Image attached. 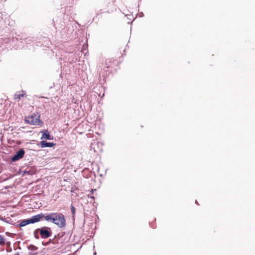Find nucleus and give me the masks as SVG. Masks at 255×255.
<instances>
[{
	"mask_svg": "<svg viewBox=\"0 0 255 255\" xmlns=\"http://www.w3.org/2000/svg\"><path fill=\"white\" fill-rule=\"evenodd\" d=\"M41 220L44 219L48 222H51L59 228L66 226V220L64 215L59 212H51L46 214L40 213Z\"/></svg>",
	"mask_w": 255,
	"mask_h": 255,
	"instance_id": "obj_1",
	"label": "nucleus"
},
{
	"mask_svg": "<svg viewBox=\"0 0 255 255\" xmlns=\"http://www.w3.org/2000/svg\"><path fill=\"white\" fill-rule=\"evenodd\" d=\"M40 213L31 217L26 219L20 220V223L17 225L18 227H24L30 224H34L41 221Z\"/></svg>",
	"mask_w": 255,
	"mask_h": 255,
	"instance_id": "obj_2",
	"label": "nucleus"
},
{
	"mask_svg": "<svg viewBox=\"0 0 255 255\" xmlns=\"http://www.w3.org/2000/svg\"><path fill=\"white\" fill-rule=\"evenodd\" d=\"M37 230L39 231V233L41 238L47 239L51 236L52 232L51 228L48 227H42L37 228Z\"/></svg>",
	"mask_w": 255,
	"mask_h": 255,
	"instance_id": "obj_3",
	"label": "nucleus"
},
{
	"mask_svg": "<svg viewBox=\"0 0 255 255\" xmlns=\"http://www.w3.org/2000/svg\"><path fill=\"white\" fill-rule=\"evenodd\" d=\"M25 153V151L23 148H20L19 150L15 152V154H14L11 158L10 161L12 162H14L17 161H18L21 159H22L24 156Z\"/></svg>",
	"mask_w": 255,
	"mask_h": 255,
	"instance_id": "obj_4",
	"label": "nucleus"
},
{
	"mask_svg": "<svg viewBox=\"0 0 255 255\" xmlns=\"http://www.w3.org/2000/svg\"><path fill=\"white\" fill-rule=\"evenodd\" d=\"M25 121L32 125L39 126L43 124V122L39 119V116L37 117L33 116H29L25 118Z\"/></svg>",
	"mask_w": 255,
	"mask_h": 255,
	"instance_id": "obj_5",
	"label": "nucleus"
},
{
	"mask_svg": "<svg viewBox=\"0 0 255 255\" xmlns=\"http://www.w3.org/2000/svg\"><path fill=\"white\" fill-rule=\"evenodd\" d=\"M65 235V232H61L55 235V237L56 240H57L56 242L58 244H63L66 239Z\"/></svg>",
	"mask_w": 255,
	"mask_h": 255,
	"instance_id": "obj_6",
	"label": "nucleus"
},
{
	"mask_svg": "<svg viewBox=\"0 0 255 255\" xmlns=\"http://www.w3.org/2000/svg\"><path fill=\"white\" fill-rule=\"evenodd\" d=\"M42 133L41 139H44L45 140H52L53 137L50 135L49 132L47 130L43 129L40 131Z\"/></svg>",
	"mask_w": 255,
	"mask_h": 255,
	"instance_id": "obj_7",
	"label": "nucleus"
},
{
	"mask_svg": "<svg viewBox=\"0 0 255 255\" xmlns=\"http://www.w3.org/2000/svg\"><path fill=\"white\" fill-rule=\"evenodd\" d=\"M55 145H56L55 143L47 142L45 140H42L38 144V145L42 148L52 147Z\"/></svg>",
	"mask_w": 255,
	"mask_h": 255,
	"instance_id": "obj_8",
	"label": "nucleus"
},
{
	"mask_svg": "<svg viewBox=\"0 0 255 255\" xmlns=\"http://www.w3.org/2000/svg\"><path fill=\"white\" fill-rule=\"evenodd\" d=\"M27 249L30 251L29 253V255H37L38 253L36 252L38 248L33 245H30L27 247Z\"/></svg>",
	"mask_w": 255,
	"mask_h": 255,
	"instance_id": "obj_9",
	"label": "nucleus"
},
{
	"mask_svg": "<svg viewBox=\"0 0 255 255\" xmlns=\"http://www.w3.org/2000/svg\"><path fill=\"white\" fill-rule=\"evenodd\" d=\"M5 245L6 246V251L7 253H10L12 251V249L11 247V243L9 241L6 242Z\"/></svg>",
	"mask_w": 255,
	"mask_h": 255,
	"instance_id": "obj_10",
	"label": "nucleus"
},
{
	"mask_svg": "<svg viewBox=\"0 0 255 255\" xmlns=\"http://www.w3.org/2000/svg\"><path fill=\"white\" fill-rule=\"evenodd\" d=\"M20 241H17L15 242L13 244V250L15 251L17 249L21 250V247H20Z\"/></svg>",
	"mask_w": 255,
	"mask_h": 255,
	"instance_id": "obj_11",
	"label": "nucleus"
},
{
	"mask_svg": "<svg viewBox=\"0 0 255 255\" xmlns=\"http://www.w3.org/2000/svg\"><path fill=\"white\" fill-rule=\"evenodd\" d=\"M6 241L3 236L1 235H0V245L1 246H3L5 245L6 243Z\"/></svg>",
	"mask_w": 255,
	"mask_h": 255,
	"instance_id": "obj_12",
	"label": "nucleus"
},
{
	"mask_svg": "<svg viewBox=\"0 0 255 255\" xmlns=\"http://www.w3.org/2000/svg\"><path fill=\"white\" fill-rule=\"evenodd\" d=\"M25 95V93H22V94H15L14 95V99L17 100H19L21 97H24Z\"/></svg>",
	"mask_w": 255,
	"mask_h": 255,
	"instance_id": "obj_13",
	"label": "nucleus"
},
{
	"mask_svg": "<svg viewBox=\"0 0 255 255\" xmlns=\"http://www.w3.org/2000/svg\"><path fill=\"white\" fill-rule=\"evenodd\" d=\"M71 213L72 214V218L73 219V220H74V218H75V212H76V209L73 206V205L72 204L71 206Z\"/></svg>",
	"mask_w": 255,
	"mask_h": 255,
	"instance_id": "obj_14",
	"label": "nucleus"
},
{
	"mask_svg": "<svg viewBox=\"0 0 255 255\" xmlns=\"http://www.w3.org/2000/svg\"><path fill=\"white\" fill-rule=\"evenodd\" d=\"M13 42L14 43H16V44L18 46H22V44H20L19 42H21V43H23V41H25L24 40H23L22 41H19L17 38H13L12 39Z\"/></svg>",
	"mask_w": 255,
	"mask_h": 255,
	"instance_id": "obj_15",
	"label": "nucleus"
},
{
	"mask_svg": "<svg viewBox=\"0 0 255 255\" xmlns=\"http://www.w3.org/2000/svg\"><path fill=\"white\" fill-rule=\"evenodd\" d=\"M38 234L39 233V231L38 230H37V229L34 231V233H33V235H34V238L36 239H39V236L38 235Z\"/></svg>",
	"mask_w": 255,
	"mask_h": 255,
	"instance_id": "obj_16",
	"label": "nucleus"
},
{
	"mask_svg": "<svg viewBox=\"0 0 255 255\" xmlns=\"http://www.w3.org/2000/svg\"><path fill=\"white\" fill-rule=\"evenodd\" d=\"M57 240H56L55 237H54L52 239H50L48 242H49V244H58L56 242Z\"/></svg>",
	"mask_w": 255,
	"mask_h": 255,
	"instance_id": "obj_17",
	"label": "nucleus"
},
{
	"mask_svg": "<svg viewBox=\"0 0 255 255\" xmlns=\"http://www.w3.org/2000/svg\"><path fill=\"white\" fill-rule=\"evenodd\" d=\"M42 245L43 246H48V245H49L50 244H49V242L48 241V242H45V243H42Z\"/></svg>",
	"mask_w": 255,
	"mask_h": 255,
	"instance_id": "obj_18",
	"label": "nucleus"
},
{
	"mask_svg": "<svg viewBox=\"0 0 255 255\" xmlns=\"http://www.w3.org/2000/svg\"><path fill=\"white\" fill-rule=\"evenodd\" d=\"M0 220L2 221H5V219H4L2 216H0Z\"/></svg>",
	"mask_w": 255,
	"mask_h": 255,
	"instance_id": "obj_19",
	"label": "nucleus"
},
{
	"mask_svg": "<svg viewBox=\"0 0 255 255\" xmlns=\"http://www.w3.org/2000/svg\"><path fill=\"white\" fill-rule=\"evenodd\" d=\"M139 15H140V17H142V16H144V14H143V13L142 12H141L140 13Z\"/></svg>",
	"mask_w": 255,
	"mask_h": 255,
	"instance_id": "obj_20",
	"label": "nucleus"
},
{
	"mask_svg": "<svg viewBox=\"0 0 255 255\" xmlns=\"http://www.w3.org/2000/svg\"><path fill=\"white\" fill-rule=\"evenodd\" d=\"M88 197H90V198H91L92 199H95L94 196H92V195H88Z\"/></svg>",
	"mask_w": 255,
	"mask_h": 255,
	"instance_id": "obj_21",
	"label": "nucleus"
},
{
	"mask_svg": "<svg viewBox=\"0 0 255 255\" xmlns=\"http://www.w3.org/2000/svg\"><path fill=\"white\" fill-rule=\"evenodd\" d=\"M96 190V189H91V194H93L94 191H95Z\"/></svg>",
	"mask_w": 255,
	"mask_h": 255,
	"instance_id": "obj_22",
	"label": "nucleus"
},
{
	"mask_svg": "<svg viewBox=\"0 0 255 255\" xmlns=\"http://www.w3.org/2000/svg\"><path fill=\"white\" fill-rule=\"evenodd\" d=\"M30 171L29 170V171H24V173H26L27 174H30Z\"/></svg>",
	"mask_w": 255,
	"mask_h": 255,
	"instance_id": "obj_23",
	"label": "nucleus"
},
{
	"mask_svg": "<svg viewBox=\"0 0 255 255\" xmlns=\"http://www.w3.org/2000/svg\"><path fill=\"white\" fill-rule=\"evenodd\" d=\"M6 235H7V236H10V235L11 234V233H9V232H6L5 233Z\"/></svg>",
	"mask_w": 255,
	"mask_h": 255,
	"instance_id": "obj_24",
	"label": "nucleus"
},
{
	"mask_svg": "<svg viewBox=\"0 0 255 255\" xmlns=\"http://www.w3.org/2000/svg\"><path fill=\"white\" fill-rule=\"evenodd\" d=\"M195 203L197 204H198V202H197V200L195 201Z\"/></svg>",
	"mask_w": 255,
	"mask_h": 255,
	"instance_id": "obj_25",
	"label": "nucleus"
},
{
	"mask_svg": "<svg viewBox=\"0 0 255 255\" xmlns=\"http://www.w3.org/2000/svg\"><path fill=\"white\" fill-rule=\"evenodd\" d=\"M15 255H19V253H16L15 254Z\"/></svg>",
	"mask_w": 255,
	"mask_h": 255,
	"instance_id": "obj_26",
	"label": "nucleus"
},
{
	"mask_svg": "<svg viewBox=\"0 0 255 255\" xmlns=\"http://www.w3.org/2000/svg\"><path fill=\"white\" fill-rule=\"evenodd\" d=\"M53 22L55 23L54 19H53Z\"/></svg>",
	"mask_w": 255,
	"mask_h": 255,
	"instance_id": "obj_27",
	"label": "nucleus"
},
{
	"mask_svg": "<svg viewBox=\"0 0 255 255\" xmlns=\"http://www.w3.org/2000/svg\"><path fill=\"white\" fill-rule=\"evenodd\" d=\"M4 222H6V223H8L7 220H5V221H4Z\"/></svg>",
	"mask_w": 255,
	"mask_h": 255,
	"instance_id": "obj_28",
	"label": "nucleus"
},
{
	"mask_svg": "<svg viewBox=\"0 0 255 255\" xmlns=\"http://www.w3.org/2000/svg\"><path fill=\"white\" fill-rule=\"evenodd\" d=\"M96 255V252H95V253H94V255Z\"/></svg>",
	"mask_w": 255,
	"mask_h": 255,
	"instance_id": "obj_29",
	"label": "nucleus"
}]
</instances>
